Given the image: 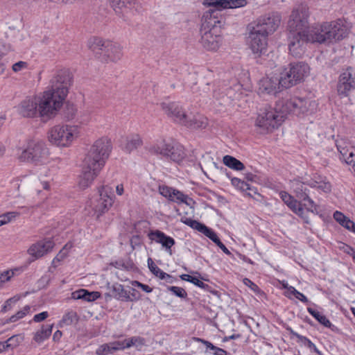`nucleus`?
I'll list each match as a JSON object with an SVG mask.
<instances>
[{
  "instance_id": "1",
  "label": "nucleus",
  "mask_w": 355,
  "mask_h": 355,
  "mask_svg": "<svg viewBox=\"0 0 355 355\" xmlns=\"http://www.w3.org/2000/svg\"><path fill=\"white\" fill-rule=\"evenodd\" d=\"M72 83V76L68 70L62 69L51 79L49 86L37 95L39 117L45 120L53 119L62 107Z\"/></svg>"
},
{
  "instance_id": "2",
  "label": "nucleus",
  "mask_w": 355,
  "mask_h": 355,
  "mask_svg": "<svg viewBox=\"0 0 355 355\" xmlns=\"http://www.w3.org/2000/svg\"><path fill=\"white\" fill-rule=\"evenodd\" d=\"M308 13L306 8L299 6L294 8L288 23L290 31L288 36L289 53L294 57H301L305 52L306 40L305 28L307 25Z\"/></svg>"
},
{
  "instance_id": "3",
  "label": "nucleus",
  "mask_w": 355,
  "mask_h": 355,
  "mask_svg": "<svg viewBox=\"0 0 355 355\" xmlns=\"http://www.w3.org/2000/svg\"><path fill=\"white\" fill-rule=\"evenodd\" d=\"M306 40L311 43H330L343 39L347 29L341 21L325 22L315 26L305 28Z\"/></svg>"
},
{
  "instance_id": "4",
  "label": "nucleus",
  "mask_w": 355,
  "mask_h": 355,
  "mask_svg": "<svg viewBox=\"0 0 355 355\" xmlns=\"http://www.w3.org/2000/svg\"><path fill=\"white\" fill-rule=\"evenodd\" d=\"M161 107L173 122L188 128H203L207 124V119L205 116L198 112H187L179 103H162Z\"/></svg>"
},
{
  "instance_id": "5",
  "label": "nucleus",
  "mask_w": 355,
  "mask_h": 355,
  "mask_svg": "<svg viewBox=\"0 0 355 355\" xmlns=\"http://www.w3.org/2000/svg\"><path fill=\"white\" fill-rule=\"evenodd\" d=\"M80 137V127L67 123L53 125L46 134L49 144L59 149L70 148Z\"/></svg>"
},
{
  "instance_id": "6",
  "label": "nucleus",
  "mask_w": 355,
  "mask_h": 355,
  "mask_svg": "<svg viewBox=\"0 0 355 355\" xmlns=\"http://www.w3.org/2000/svg\"><path fill=\"white\" fill-rule=\"evenodd\" d=\"M87 46L94 52L100 51L101 59L107 63H117L123 56V46L116 42L93 37L89 39Z\"/></svg>"
},
{
  "instance_id": "7",
  "label": "nucleus",
  "mask_w": 355,
  "mask_h": 355,
  "mask_svg": "<svg viewBox=\"0 0 355 355\" xmlns=\"http://www.w3.org/2000/svg\"><path fill=\"white\" fill-rule=\"evenodd\" d=\"M218 21H205L200 29V44L207 51L216 52L222 46L223 36L220 28L216 25Z\"/></svg>"
},
{
  "instance_id": "8",
  "label": "nucleus",
  "mask_w": 355,
  "mask_h": 355,
  "mask_svg": "<svg viewBox=\"0 0 355 355\" xmlns=\"http://www.w3.org/2000/svg\"><path fill=\"white\" fill-rule=\"evenodd\" d=\"M49 149L41 140H31L19 154L18 158L35 165L45 164L49 159Z\"/></svg>"
},
{
  "instance_id": "9",
  "label": "nucleus",
  "mask_w": 355,
  "mask_h": 355,
  "mask_svg": "<svg viewBox=\"0 0 355 355\" xmlns=\"http://www.w3.org/2000/svg\"><path fill=\"white\" fill-rule=\"evenodd\" d=\"M278 107L281 109L285 116L290 113L297 115L309 114L317 109L315 101L297 97L284 98L278 101Z\"/></svg>"
},
{
  "instance_id": "10",
  "label": "nucleus",
  "mask_w": 355,
  "mask_h": 355,
  "mask_svg": "<svg viewBox=\"0 0 355 355\" xmlns=\"http://www.w3.org/2000/svg\"><path fill=\"white\" fill-rule=\"evenodd\" d=\"M285 118L284 114L278 107L277 101L275 107L268 106L260 110L256 120V125L263 132H271L277 128Z\"/></svg>"
},
{
  "instance_id": "11",
  "label": "nucleus",
  "mask_w": 355,
  "mask_h": 355,
  "mask_svg": "<svg viewBox=\"0 0 355 355\" xmlns=\"http://www.w3.org/2000/svg\"><path fill=\"white\" fill-rule=\"evenodd\" d=\"M310 68L304 62L291 63L285 69L279 77L282 88H289L302 81L309 74Z\"/></svg>"
},
{
  "instance_id": "12",
  "label": "nucleus",
  "mask_w": 355,
  "mask_h": 355,
  "mask_svg": "<svg viewBox=\"0 0 355 355\" xmlns=\"http://www.w3.org/2000/svg\"><path fill=\"white\" fill-rule=\"evenodd\" d=\"M112 150L111 140L107 137L96 139L91 146L85 159L104 167Z\"/></svg>"
},
{
  "instance_id": "13",
  "label": "nucleus",
  "mask_w": 355,
  "mask_h": 355,
  "mask_svg": "<svg viewBox=\"0 0 355 355\" xmlns=\"http://www.w3.org/2000/svg\"><path fill=\"white\" fill-rule=\"evenodd\" d=\"M152 150L175 162H181L185 157L184 147L179 144L162 142L153 147Z\"/></svg>"
},
{
  "instance_id": "14",
  "label": "nucleus",
  "mask_w": 355,
  "mask_h": 355,
  "mask_svg": "<svg viewBox=\"0 0 355 355\" xmlns=\"http://www.w3.org/2000/svg\"><path fill=\"white\" fill-rule=\"evenodd\" d=\"M103 166L84 159L82 173L79 176L78 185L85 189L90 187L103 169Z\"/></svg>"
},
{
  "instance_id": "15",
  "label": "nucleus",
  "mask_w": 355,
  "mask_h": 355,
  "mask_svg": "<svg viewBox=\"0 0 355 355\" xmlns=\"http://www.w3.org/2000/svg\"><path fill=\"white\" fill-rule=\"evenodd\" d=\"M248 44L252 53L257 57L265 54L268 47V36L252 28L248 37Z\"/></svg>"
},
{
  "instance_id": "16",
  "label": "nucleus",
  "mask_w": 355,
  "mask_h": 355,
  "mask_svg": "<svg viewBox=\"0 0 355 355\" xmlns=\"http://www.w3.org/2000/svg\"><path fill=\"white\" fill-rule=\"evenodd\" d=\"M355 89V68L349 67L340 73L337 84V92L341 97H347Z\"/></svg>"
},
{
  "instance_id": "17",
  "label": "nucleus",
  "mask_w": 355,
  "mask_h": 355,
  "mask_svg": "<svg viewBox=\"0 0 355 355\" xmlns=\"http://www.w3.org/2000/svg\"><path fill=\"white\" fill-rule=\"evenodd\" d=\"M99 198L93 205V209L97 217L107 211L114 202L112 189L107 186L102 187L99 191Z\"/></svg>"
},
{
  "instance_id": "18",
  "label": "nucleus",
  "mask_w": 355,
  "mask_h": 355,
  "mask_svg": "<svg viewBox=\"0 0 355 355\" xmlns=\"http://www.w3.org/2000/svg\"><path fill=\"white\" fill-rule=\"evenodd\" d=\"M158 192L168 200L178 204L184 203L192 207V205L194 203L192 198H189V196L176 189L166 185H159L158 187Z\"/></svg>"
},
{
  "instance_id": "19",
  "label": "nucleus",
  "mask_w": 355,
  "mask_h": 355,
  "mask_svg": "<svg viewBox=\"0 0 355 355\" xmlns=\"http://www.w3.org/2000/svg\"><path fill=\"white\" fill-rule=\"evenodd\" d=\"M279 24L280 17L277 14L271 13L261 17L252 28L268 36L277 30Z\"/></svg>"
},
{
  "instance_id": "20",
  "label": "nucleus",
  "mask_w": 355,
  "mask_h": 355,
  "mask_svg": "<svg viewBox=\"0 0 355 355\" xmlns=\"http://www.w3.org/2000/svg\"><path fill=\"white\" fill-rule=\"evenodd\" d=\"M38 96L35 95L23 100L17 107L19 113L25 117L34 118L39 116Z\"/></svg>"
},
{
  "instance_id": "21",
  "label": "nucleus",
  "mask_w": 355,
  "mask_h": 355,
  "mask_svg": "<svg viewBox=\"0 0 355 355\" xmlns=\"http://www.w3.org/2000/svg\"><path fill=\"white\" fill-rule=\"evenodd\" d=\"M279 197L295 214L300 216L306 223H309V217L300 202L284 191L279 192Z\"/></svg>"
},
{
  "instance_id": "22",
  "label": "nucleus",
  "mask_w": 355,
  "mask_h": 355,
  "mask_svg": "<svg viewBox=\"0 0 355 355\" xmlns=\"http://www.w3.org/2000/svg\"><path fill=\"white\" fill-rule=\"evenodd\" d=\"M113 352L123 351L132 347L141 349L145 345V339L140 336H132L123 340L110 342Z\"/></svg>"
},
{
  "instance_id": "23",
  "label": "nucleus",
  "mask_w": 355,
  "mask_h": 355,
  "mask_svg": "<svg viewBox=\"0 0 355 355\" xmlns=\"http://www.w3.org/2000/svg\"><path fill=\"white\" fill-rule=\"evenodd\" d=\"M148 239L156 243L160 244L162 248L170 255L173 254L172 247L175 244L173 238L166 235L164 232L156 230L150 231L148 234Z\"/></svg>"
},
{
  "instance_id": "24",
  "label": "nucleus",
  "mask_w": 355,
  "mask_h": 355,
  "mask_svg": "<svg viewBox=\"0 0 355 355\" xmlns=\"http://www.w3.org/2000/svg\"><path fill=\"white\" fill-rule=\"evenodd\" d=\"M282 87L279 78L276 76L263 77L259 82L258 92L260 95L275 94Z\"/></svg>"
},
{
  "instance_id": "25",
  "label": "nucleus",
  "mask_w": 355,
  "mask_h": 355,
  "mask_svg": "<svg viewBox=\"0 0 355 355\" xmlns=\"http://www.w3.org/2000/svg\"><path fill=\"white\" fill-rule=\"evenodd\" d=\"M54 242L51 239H44L33 244L28 249V254L35 259L44 256L49 252L54 247Z\"/></svg>"
},
{
  "instance_id": "26",
  "label": "nucleus",
  "mask_w": 355,
  "mask_h": 355,
  "mask_svg": "<svg viewBox=\"0 0 355 355\" xmlns=\"http://www.w3.org/2000/svg\"><path fill=\"white\" fill-rule=\"evenodd\" d=\"M180 221L182 223L191 227V228L202 233L209 239H211L213 242H214V241L216 240L217 238H218L217 234L211 229L207 227V226L199 223L197 220H193L190 218H187L185 216H184L181 217Z\"/></svg>"
},
{
  "instance_id": "27",
  "label": "nucleus",
  "mask_w": 355,
  "mask_h": 355,
  "mask_svg": "<svg viewBox=\"0 0 355 355\" xmlns=\"http://www.w3.org/2000/svg\"><path fill=\"white\" fill-rule=\"evenodd\" d=\"M306 184L311 188L316 189L317 190L325 193L331 191L332 185L325 176H322L318 173L313 175L309 180L306 182Z\"/></svg>"
},
{
  "instance_id": "28",
  "label": "nucleus",
  "mask_w": 355,
  "mask_h": 355,
  "mask_svg": "<svg viewBox=\"0 0 355 355\" xmlns=\"http://www.w3.org/2000/svg\"><path fill=\"white\" fill-rule=\"evenodd\" d=\"M110 5L115 13L121 17H125L134 7V0H110Z\"/></svg>"
},
{
  "instance_id": "29",
  "label": "nucleus",
  "mask_w": 355,
  "mask_h": 355,
  "mask_svg": "<svg viewBox=\"0 0 355 355\" xmlns=\"http://www.w3.org/2000/svg\"><path fill=\"white\" fill-rule=\"evenodd\" d=\"M142 145L139 135H131L123 138L121 143V148L126 153H131Z\"/></svg>"
},
{
  "instance_id": "30",
  "label": "nucleus",
  "mask_w": 355,
  "mask_h": 355,
  "mask_svg": "<svg viewBox=\"0 0 355 355\" xmlns=\"http://www.w3.org/2000/svg\"><path fill=\"white\" fill-rule=\"evenodd\" d=\"M336 146L341 159L347 164L352 165L355 173V148L354 146L343 147L340 141H338Z\"/></svg>"
},
{
  "instance_id": "31",
  "label": "nucleus",
  "mask_w": 355,
  "mask_h": 355,
  "mask_svg": "<svg viewBox=\"0 0 355 355\" xmlns=\"http://www.w3.org/2000/svg\"><path fill=\"white\" fill-rule=\"evenodd\" d=\"M109 288L112 292V296L114 299L125 302H129V300H130V291H126L121 284H113Z\"/></svg>"
},
{
  "instance_id": "32",
  "label": "nucleus",
  "mask_w": 355,
  "mask_h": 355,
  "mask_svg": "<svg viewBox=\"0 0 355 355\" xmlns=\"http://www.w3.org/2000/svg\"><path fill=\"white\" fill-rule=\"evenodd\" d=\"M148 266L150 272L160 279H164L168 283H173V277L162 270L153 261L151 258H148L147 260Z\"/></svg>"
},
{
  "instance_id": "33",
  "label": "nucleus",
  "mask_w": 355,
  "mask_h": 355,
  "mask_svg": "<svg viewBox=\"0 0 355 355\" xmlns=\"http://www.w3.org/2000/svg\"><path fill=\"white\" fill-rule=\"evenodd\" d=\"M333 217L340 225L349 232L355 225V223L341 211H336L333 214Z\"/></svg>"
},
{
  "instance_id": "34",
  "label": "nucleus",
  "mask_w": 355,
  "mask_h": 355,
  "mask_svg": "<svg viewBox=\"0 0 355 355\" xmlns=\"http://www.w3.org/2000/svg\"><path fill=\"white\" fill-rule=\"evenodd\" d=\"M101 296L99 292H89L85 289H80L73 293V297L75 299H83L87 302H93Z\"/></svg>"
},
{
  "instance_id": "35",
  "label": "nucleus",
  "mask_w": 355,
  "mask_h": 355,
  "mask_svg": "<svg viewBox=\"0 0 355 355\" xmlns=\"http://www.w3.org/2000/svg\"><path fill=\"white\" fill-rule=\"evenodd\" d=\"M301 194H298V198L301 200L305 202L304 206L306 207L304 209L306 214L309 216L308 213L311 212L317 214L318 213V206L315 203V202L309 197V193H300Z\"/></svg>"
},
{
  "instance_id": "36",
  "label": "nucleus",
  "mask_w": 355,
  "mask_h": 355,
  "mask_svg": "<svg viewBox=\"0 0 355 355\" xmlns=\"http://www.w3.org/2000/svg\"><path fill=\"white\" fill-rule=\"evenodd\" d=\"M53 324L42 326V328L35 332L33 340L37 343H41L49 338L52 333Z\"/></svg>"
},
{
  "instance_id": "37",
  "label": "nucleus",
  "mask_w": 355,
  "mask_h": 355,
  "mask_svg": "<svg viewBox=\"0 0 355 355\" xmlns=\"http://www.w3.org/2000/svg\"><path fill=\"white\" fill-rule=\"evenodd\" d=\"M307 311L310 315H311L319 323L324 326L325 327H328L332 329L334 326L331 324L330 320L322 313H321L318 310H315L311 307L307 308Z\"/></svg>"
},
{
  "instance_id": "38",
  "label": "nucleus",
  "mask_w": 355,
  "mask_h": 355,
  "mask_svg": "<svg viewBox=\"0 0 355 355\" xmlns=\"http://www.w3.org/2000/svg\"><path fill=\"white\" fill-rule=\"evenodd\" d=\"M20 272L19 268H13L3 270L0 272V288L5 286L6 284L10 282L11 279Z\"/></svg>"
},
{
  "instance_id": "39",
  "label": "nucleus",
  "mask_w": 355,
  "mask_h": 355,
  "mask_svg": "<svg viewBox=\"0 0 355 355\" xmlns=\"http://www.w3.org/2000/svg\"><path fill=\"white\" fill-rule=\"evenodd\" d=\"M223 164L231 169L235 171H242L244 169V164L231 155H225L223 158Z\"/></svg>"
},
{
  "instance_id": "40",
  "label": "nucleus",
  "mask_w": 355,
  "mask_h": 355,
  "mask_svg": "<svg viewBox=\"0 0 355 355\" xmlns=\"http://www.w3.org/2000/svg\"><path fill=\"white\" fill-rule=\"evenodd\" d=\"M231 184L232 185L242 192H245L247 191H252L254 193H257V189L255 188L251 187L247 182L244 180H242L238 178H232Z\"/></svg>"
},
{
  "instance_id": "41",
  "label": "nucleus",
  "mask_w": 355,
  "mask_h": 355,
  "mask_svg": "<svg viewBox=\"0 0 355 355\" xmlns=\"http://www.w3.org/2000/svg\"><path fill=\"white\" fill-rule=\"evenodd\" d=\"M193 340L196 342L201 343L204 344L207 347V349H209L213 351L214 355H227V352L226 350L214 345L209 341H207L206 340H204V339L200 338H197V337H193Z\"/></svg>"
},
{
  "instance_id": "42",
  "label": "nucleus",
  "mask_w": 355,
  "mask_h": 355,
  "mask_svg": "<svg viewBox=\"0 0 355 355\" xmlns=\"http://www.w3.org/2000/svg\"><path fill=\"white\" fill-rule=\"evenodd\" d=\"M31 306L29 305L24 306L20 311H17L15 314L11 315L8 320V322H15L20 319L24 318L25 316L31 313Z\"/></svg>"
},
{
  "instance_id": "43",
  "label": "nucleus",
  "mask_w": 355,
  "mask_h": 355,
  "mask_svg": "<svg viewBox=\"0 0 355 355\" xmlns=\"http://www.w3.org/2000/svg\"><path fill=\"white\" fill-rule=\"evenodd\" d=\"M180 277L182 280L189 282L200 288L205 289L208 287L207 284H205L202 281L196 277H193L188 274H182L180 276Z\"/></svg>"
},
{
  "instance_id": "44",
  "label": "nucleus",
  "mask_w": 355,
  "mask_h": 355,
  "mask_svg": "<svg viewBox=\"0 0 355 355\" xmlns=\"http://www.w3.org/2000/svg\"><path fill=\"white\" fill-rule=\"evenodd\" d=\"M19 215V211H9L0 215V227L15 220Z\"/></svg>"
},
{
  "instance_id": "45",
  "label": "nucleus",
  "mask_w": 355,
  "mask_h": 355,
  "mask_svg": "<svg viewBox=\"0 0 355 355\" xmlns=\"http://www.w3.org/2000/svg\"><path fill=\"white\" fill-rule=\"evenodd\" d=\"M24 340V336L21 334H17L10 337L6 341V347L7 349H14L18 347L20 343Z\"/></svg>"
},
{
  "instance_id": "46",
  "label": "nucleus",
  "mask_w": 355,
  "mask_h": 355,
  "mask_svg": "<svg viewBox=\"0 0 355 355\" xmlns=\"http://www.w3.org/2000/svg\"><path fill=\"white\" fill-rule=\"evenodd\" d=\"M92 119V114L88 111L80 112L77 117L78 125H87L89 123Z\"/></svg>"
},
{
  "instance_id": "47",
  "label": "nucleus",
  "mask_w": 355,
  "mask_h": 355,
  "mask_svg": "<svg viewBox=\"0 0 355 355\" xmlns=\"http://www.w3.org/2000/svg\"><path fill=\"white\" fill-rule=\"evenodd\" d=\"M304 183L301 182L297 180H294L291 182V187L293 188V192L296 194L297 198L298 194H301L300 193H309V190L304 187Z\"/></svg>"
},
{
  "instance_id": "48",
  "label": "nucleus",
  "mask_w": 355,
  "mask_h": 355,
  "mask_svg": "<svg viewBox=\"0 0 355 355\" xmlns=\"http://www.w3.org/2000/svg\"><path fill=\"white\" fill-rule=\"evenodd\" d=\"M111 347H112V346H111L110 343L101 345L96 349V354L97 355H108L110 354H113L114 352Z\"/></svg>"
},
{
  "instance_id": "49",
  "label": "nucleus",
  "mask_w": 355,
  "mask_h": 355,
  "mask_svg": "<svg viewBox=\"0 0 355 355\" xmlns=\"http://www.w3.org/2000/svg\"><path fill=\"white\" fill-rule=\"evenodd\" d=\"M248 4L247 0H228L227 9L243 8Z\"/></svg>"
},
{
  "instance_id": "50",
  "label": "nucleus",
  "mask_w": 355,
  "mask_h": 355,
  "mask_svg": "<svg viewBox=\"0 0 355 355\" xmlns=\"http://www.w3.org/2000/svg\"><path fill=\"white\" fill-rule=\"evenodd\" d=\"M168 290L171 291L175 295L181 298H185L187 296V292L181 287L169 286L168 287Z\"/></svg>"
},
{
  "instance_id": "51",
  "label": "nucleus",
  "mask_w": 355,
  "mask_h": 355,
  "mask_svg": "<svg viewBox=\"0 0 355 355\" xmlns=\"http://www.w3.org/2000/svg\"><path fill=\"white\" fill-rule=\"evenodd\" d=\"M18 300L17 298L11 297L7 300L2 306L1 312L6 313L12 309L13 304Z\"/></svg>"
},
{
  "instance_id": "52",
  "label": "nucleus",
  "mask_w": 355,
  "mask_h": 355,
  "mask_svg": "<svg viewBox=\"0 0 355 355\" xmlns=\"http://www.w3.org/2000/svg\"><path fill=\"white\" fill-rule=\"evenodd\" d=\"M297 337L304 342V345L309 347L311 352L316 350V345L308 338L297 334Z\"/></svg>"
},
{
  "instance_id": "53",
  "label": "nucleus",
  "mask_w": 355,
  "mask_h": 355,
  "mask_svg": "<svg viewBox=\"0 0 355 355\" xmlns=\"http://www.w3.org/2000/svg\"><path fill=\"white\" fill-rule=\"evenodd\" d=\"M28 68V63L24 61H19L16 63H15L12 67V69L14 72L17 73L23 69H26Z\"/></svg>"
},
{
  "instance_id": "54",
  "label": "nucleus",
  "mask_w": 355,
  "mask_h": 355,
  "mask_svg": "<svg viewBox=\"0 0 355 355\" xmlns=\"http://www.w3.org/2000/svg\"><path fill=\"white\" fill-rule=\"evenodd\" d=\"M243 282L245 286H248L254 293H259L260 291V289L259 288L258 286L255 284L254 282H252L250 279L248 278H244Z\"/></svg>"
},
{
  "instance_id": "55",
  "label": "nucleus",
  "mask_w": 355,
  "mask_h": 355,
  "mask_svg": "<svg viewBox=\"0 0 355 355\" xmlns=\"http://www.w3.org/2000/svg\"><path fill=\"white\" fill-rule=\"evenodd\" d=\"M49 317V313L47 311H43L34 315L33 320L35 322H40L44 321Z\"/></svg>"
},
{
  "instance_id": "56",
  "label": "nucleus",
  "mask_w": 355,
  "mask_h": 355,
  "mask_svg": "<svg viewBox=\"0 0 355 355\" xmlns=\"http://www.w3.org/2000/svg\"><path fill=\"white\" fill-rule=\"evenodd\" d=\"M132 285L141 288L144 292L148 293H151L153 291L152 288H150L149 286L144 284L138 281L132 282Z\"/></svg>"
},
{
  "instance_id": "57",
  "label": "nucleus",
  "mask_w": 355,
  "mask_h": 355,
  "mask_svg": "<svg viewBox=\"0 0 355 355\" xmlns=\"http://www.w3.org/2000/svg\"><path fill=\"white\" fill-rule=\"evenodd\" d=\"M228 0H216L215 8L219 10L223 9H227Z\"/></svg>"
},
{
  "instance_id": "58",
  "label": "nucleus",
  "mask_w": 355,
  "mask_h": 355,
  "mask_svg": "<svg viewBox=\"0 0 355 355\" xmlns=\"http://www.w3.org/2000/svg\"><path fill=\"white\" fill-rule=\"evenodd\" d=\"M297 291L295 287L291 286L286 291L284 295L289 299H293Z\"/></svg>"
},
{
  "instance_id": "59",
  "label": "nucleus",
  "mask_w": 355,
  "mask_h": 355,
  "mask_svg": "<svg viewBox=\"0 0 355 355\" xmlns=\"http://www.w3.org/2000/svg\"><path fill=\"white\" fill-rule=\"evenodd\" d=\"M74 316L73 313H69L63 316L62 322L66 324H70L72 323L73 317Z\"/></svg>"
},
{
  "instance_id": "60",
  "label": "nucleus",
  "mask_w": 355,
  "mask_h": 355,
  "mask_svg": "<svg viewBox=\"0 0 355 355\" xmlns=\"http://www.w3.org/2000/svg\"><path fill=\"white\" fill-rule=\"evenodd\" d=\"M71 246L72 245L70 243L66 244L65 246L60 251L59 254L56 257V259H59V257L62 259L66 255L68 249L71 248Z\"/></svg>"
},
{
  "instance_id": "61",
  "label": "nucleus",
  "mask_w": 355,
  "mask_h": 355,
  "mask_svg": "<svg viewBox=\"0 0 355 355\" xmlns=\"http://www.w3.org/2000/svg\"><path fill=\"white\" fill-rule=\"evenodd\" d=\"M294 297L299 300L300 301H301L303 303L309 302V300L307 299V297L303 293H300L298 291H296V293L294 295Z\"/></svg>"
},
{
  "instance_id": "62",
  "label": "nucleus",
  "mask_w": 355,
  "mask_h": 355,
  "mask_svg": "<svg viewBox=\"0 0 355 355\" xmlns=\"http://www.w3.org/2000/svg\"><path fill=\"white\" fill-rule=\"evenodd\" d=\"M345 252L347 253L348 254H350L351 256L355 252V250L347 245H344L343 248Z\"/></svg>"
},
{
  "instance_id": "63",
  "label": "nucleus",
  "mask_w": 355,
  "mask_h": 355,
  "mask_svg": "<svg viewBox=\"0 0 355 355\" xmlns=\"http://www.w3.org/2000/svg\"><path fill=\"white\" fill-rule=\"evenodd\" d=\"M130 300H129V302H132L134 300H137L139 298L137 296V291L134 288L132 289V293L130 292Z\"/></svg>"
},
{
  "instance_id": "64",
  "label": "nucleus",
  "mask_w": 355,
  "mask_h": 355,
  "mask_svg": "<svg viewBox=\"0 0 355 355\" xmlns=\"http://www.w3.org/2000/svg\"><path fill=\"white\" fill-rule=\"evenodd\" d=\"M116 193L119 196H121V195L123 194V193H124V187H123V185L122 184H118L116 187Z\"/></svg>"
}]
</instances>
